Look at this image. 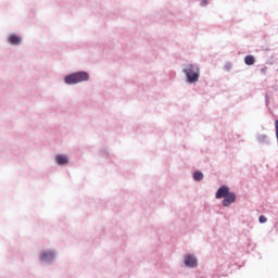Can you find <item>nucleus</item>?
I'll return each mask as SVG.
<instances>
[{"instance_id": "obj_1", "label": "nucleus", "mask_w": 278, "mask_h": 278, "mask_svg": "<svg viewBox=\"0 0 278 278\" xmlns=\"http://www.w3.org/2000/svg\"><path fill=\"white\" fill-rule=\"evenodd\" d=\"M215 199H224L222 205L228 207L236 202L237 195L236 193L230 191L229 187H226V185H224L219 187V189H217V193H215Z\"/></svg>"}, {"instance_id": "obj_2", "label": "nucleus", "mask_w": 278, "mask_h": 278, "mask_svg": "<svg viewBox=\"0 0 278 278\" xmlns=\"http://www.w3.org/2000/svg\"><path fill=\"white\" fill-rule=\"evenodd\" d=\"M182 73L187 75V81H189V84H195L199 81L200 67L198 65L189 64L187 68L182 70Z\"/></svg>"}, {"instance_id": "obj_3", "label": "nucleus", "mask_w": 278, "mask_h": 278, "mask_svg": "<svg viewBox=\"0 0 278 278\" xmlns=\"http://www.w3.org/2000/svg\"><path fill=\"white\" fill-rule=\"evenodd\" d=\"M89 75L87 72L73 73L65 77V83L67 85H77L83 81H88Z\"/></svg>"}, {"instance_id": "obj_4", "label": "nucleus", "mask_w": 278, "mask_h": 278, "mask_svg": "<svg viewBox=\"0 0 278 278\" xmlns=\"http://www.w3.org/2000/svg\"><path fill=\"white\" fill-rule=\"evenodd\" d=\"M55 257V254L54 252H43L42 254H40V258L42 262H46V263H50L54 260Z\"/></svg>"}, {"instance_id": "obj_5", "label": "nucleus", "mask_w": 278, "mask_h": 278, "mask_svg": "<svg viewBox=\"0 0 278 278\" xmlns=\"http://www.w3.org/2000/svg\"><path fill=\"white\" fill-rule=\"evenodd\" d=\"M185 265H187L191 268L197 267L198 261H197L195 256H191V255L185 256Z\"/></svg>"}, {"instance_id": "obj_6", "label": "nucleus", "mask_w": 278, "mask_h": 278, "mask_svg": "<svg viewBox=\"0 0 278 278\" xmlns=\"http://www.w3.org/2000/svg\"><path fill=\"white\" fill-rule=\"evenodd\" d=\"M8 40L12 46H20L22 43V38L15 34L10 35Z\"/></svg>"}, {"instance_id": "obj_7", "label": "nucleus", "mask_w": 278, "mask_h": 278, "mask_svg": "<svg viewBox=\"0 0 278 278\" xmlns=\"http://www.w3.org/2000/svg\"><path fill=\"white\" fill-rule=\"evenodd\" d=\"M56 163H58L59 165H66V164H68V159H67V156H65V155L58 154V155H56Z\"/></svg>"}, {"instance_id": "obj_8", "label": "nucleus", "mask_w": 278, "mask_h": 278, "mask_svg": "<svg viewBox=\"0 0 278 278\" xmlns=\"http://www.w3.org/2000/svg\"><path fill=\"white\" fill-rule=\"evenodd\" d=\"M244 64L248 66H252L255 64V58L253 55H245L244 56Z\"/></svg>"}, {"instance_id": "obj_9", "label": "nucleus", "mask_w": 278, "mask_h": 278, "mask_svg": "<svg viewBox=\"0 0 278 278\" xmlns=\"http://www.w3.org/2000/svg\"><path fill=\"white\" fill-rule=\"evenodd\" d=\"M193 179H194L195 181H201V180H203V173H202V172H195V173H193Z\"/></svg>"}, {"instance_id": "obj_10", "label": "nucleus", "mask_w": 278, "mask_h": 278, "mask_svg": "<svg viewBox=\"0 0 278 278\" xmlns=\"http://www.w3.org/2000/svg\"><path fill=\"white\" fill-rule=\"evenodd\" d=\"M258 223H261V224L267 223V217H265V215H260Z\"/></svg>"}, {"instance_id": "obj_11", "label": "nucleus", "mask_w": 278, "mask_h": 278, "mask_svg": "<svg viewBox=\"0 0 278 278\" xmlns=\"http://www.w3.org/2000/svg\"><path fill=\"white\" fill-rule=\"evenodd\" d=\"M276 139L278 141V119L275 121Z\"/></svg>"}, {"instance_id": "obj_12", "label": "nucleus", "mask_w": 278, "mask_h": 278, "mask_svg": "<svg viewBox=\"0 0 278 278\" xmlns=\"http://www.w3.org/2000/svg\"><path fill=\"white\" fill-rule=\"evenodd\" d=\"M208 3V0H202V7H206Z\"/></svg>"}]
</instances>
